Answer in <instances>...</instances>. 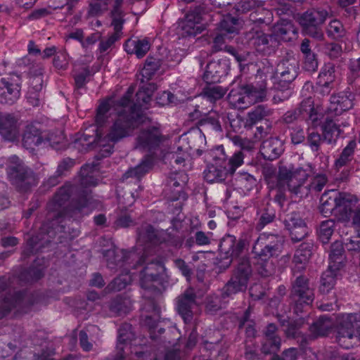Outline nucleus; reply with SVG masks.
<instances>
[{"mask_svg":"<svg viewBox=\"0 0 360 360\" xmlns=\"http://www.w3.org/2000/svg\"><path fill=\"white\" fill-rule=\"evenodd\" d=\"M245 38L250 45L257 52L265 54L272 46L274 36L264 33L262 30L252 27L245 33Z\"/></svg>","mask_w":360,"mask_h":360,"instance_id":"obj_20","label":"nucleus"},{"mask_svg":"<svg viewBox=\"0 0 360 360\" xmlns=\"http://www.w3.org/2000/svg\"><path fill=\"white\" fill-rule=\"evenodd\" d=\"M276 213L274 205L267 203L265 207L260 210V216L256 229L261 230L267 224L273 222L276 217Z\"/></svg>","mask_w":360,"mask_h":360,"instance_id":"obj_51","label":"nucleus"},{"mask_svg":"<svg viewBox=\"0 0 360 360\" xmlns=\"http://www.w3.org/2000/svg\"><path fill=\"white\" fill-rule=\"evenodd\" d=\"M244 155L242 151L236 152L228 160H224L221 162L226 166L228 174H233L236 169L243 163Z\"/></svg>","mask_w":360,"mask_h":360,"instance_id":"obj_57","label":"nucleus"},{"mask_svg":"<svg viewBox=\"0 0 360 360\" xmlns=\"http://www.w3.org/2000/svg\"><path fill=\"white\" fill-rule=\"evenodd\" d=\"M135 338V335L131 330V325L123 323L118 330V343L117 349L124 352L123 345L130 342Z\"/></svg>","mask_w":360,"mask_h":360,"instance_id":"obj_53","label":"nucleus"},{"mask_svg":"<svg viewBox=\"0 0 360 360\" xmlns=\"http://www.w3.org/2000/svg\"><path fill=\"white\" fill-rule=\"evenodd\" d=\"M150 47L148 39H129L124 44V49L129 54H135L137 58H143Z\"/></svg>","mask_w":360,"mask_h":360,"instance_id":"obj_33","label":"nucleus"},{"mask_svg":"<svg viewBox=\"0 0 360 360\" xmlns=\"http://www.w3.org/2000/svg\"><path fill=\"white\" fill-rule=\"evenodd\" d=\"M313 247L311 243L306 242L300 244L297 249L293 258L295 266L292 269V272L294 276L296 273L301 272L306 269V264L312 255Z\"/></svg>","mask_w":360,"mask_h":360,"instance_id":"obj_24","label":"nucleus"},{"mask_svg":"<svg viewBox=\"0 0 360 360\" xmlns=\"http://www.w3.org/2000/svg\"><path fill=\"white\" fill-rule=\"evenodd\" d=\"M151 97L145 91L139 90L136 94V101L133 105L118 112L117 118L109 128L107 138L114 143H117L130 136L140 125L149 122V118L143 112V109L146 110L149 108Z\"/></svg>","mask_w":360,"mask_h":360,"instance_id":"obj_2","label":"nucleus"},{"mask_svg":"<svg viewBox=\"0 0 360 360\" xmlns=\"http://www.w3.org/2000/svg\"><path fill=\"white\" fill-rule=\"evenodd\" d=\"M247 241L243 238L237 239L233 235H226L219 243V251L229 259L227 266L230 265L233 259L238 257L247 246Z\"/></svg>","mask_w":360,"mask_h":360,"instance_id":"obj_17","label":"nucleus"},{"mask_svg":"<svg viewBox=\"0 0 360 360\" xmlns=\"http://www.w3.org/2000/svg\"><path fill=\"white\" fill-rule=\"evenodd\" d=\"M241 90L247 94L249 101H252V103L263 101L266 96V86L264 83L259 86L246 84L241 86Z\"/></svg>","mask_w":360,"mask_h":360,"instance_id":"obj_43","label":"nucleus"},{"mask_svg":"<svg viewBox=\"0 0 360 360\" xmlns=\"http://www.w3.org/2000/svg\"><path fill=\"white\" fill-rule=\"evenodd\" d=\"M0 134L4 139L8 141H14L17 139V120L12 114L0 115Z\"/></svg>","mask_w":360,"mask_h":360,"instance_id":"obj_23","label":"nucleus"},{"mask_svg":"<svg viewBox=\"0 0 360 360\" xmlns=\"http://www.w3.org/2000/svg\"><path fill=\"white\" fill-rule=\"evenodd\" d=\"M338 194V191L331 190L325 192L321 195L319 211L323 216L328 217L333 214L335 217V212L337 211Z\"/></svg>","mask_w":360,"mask_h":360,"instance_id":"obj_32","label":"nucleus"},{"mask_svg":"<svg viewBox=\"0 0 360 360\" xmlns=\"http://www.w3.org/2000/svg\"><path fill=\"white\" fill-rule=\"evenodd\" d=\"M356 234L351 236L345 243L346 250L351 255L360 254V227H354Z\"/></svg>","mask_w":360,"mask_h":360,"instance_id":"obj_62","label":"nucleus"},{"mask_svg":"<svg viewBox=\"0 0 360 360\" xmlns=\"http://www.w3.org/2000/svg\"><path fill=\"white\" fill-rule=\"evenodd\" d=\"M249 19L253 23L268 25L272 22L273 13L271 10L264 8V6H262L257 8L256 11L252 12Z\"/></svg>","mask_w":360,"mask_h":360,"instance_id":"obj_52","label":"nucleus"},{"mask_svg":"<svg viewBox=\"0 0 360 360\" xmlns=\"http://www.w3.org/2000/svg\"><path fill=\"white\" fill-rule=\"evenodd\" d=\"M236 175L240 188L250 191L256 186L257 180L252 175L247 172H238Z\"/></svg>","mask_w":360,"mask_h":360,"instance_id":"obj_60","label":"nucleus"},{"mask_svg":"<svg viewBox=\"0 0 360 360\" xmlns=\"http://www.w3.org/2000/svg\"><path fill=\"white\" fill-rule=\"evenodd\" d=\"M284 238L278 234L262 233L252 247L255 259H273L283 251Z\"/></svg>","mask_w":360,"mask_h":360,"instance_id":"obj_8","label":"nucleus"},{"mask_svg":"<svg viewBox=\"0 0 360 360\" xmlns=\"http://www.w3.org/2000/svg\"><path fill=\"white\" fill-rule=\"evenodd\" d=\"M331 319L327 316H321L309 326V331L314 337L326 336L333 327Z\"/></svg>","mask_w":360,"mask_h":360,"instance_id":"obj_41","label":"nucleus"},{"mask_svg":"<svg viewBox=\"0 0 360 360\" xmlns=\"http://www.w3.org/2000/svg\"><path fill=\"white\" fill-rule=\"evenodd\" d=\"M207 10L205 6H199L190 11L186 15V20L182 25L184 37H195L202 32L200 24L205 20Z\"/></svg>","mask_w":360,"mask_h":360,"instance_id":"obj_15","label":"nucleus"},{"mask_svg":"<svg viewBox=\"0 0 360 360\" xmlns=\"http://www.w3.org/2000/svg\"><path fill=\"white\" fill-rule=\"evenodd\" d=\"M327 35L335 40H340L346 34V30L342 23L338 20H331L326 29Z\"/></svg>","mask_w":360,"mask_h":360,"instance_id":"obj_54","label":"nucleus"},{"mask_svg":"<svg viewBox=\"0 0 360 360\" xmlns=\"http://www.w3.org/2000/svg\"><path fill=\"white\" fill-rule=\"evenodd\" d=\"M51 240L52 238L48 233L41 231L36 236H33L27 239L23 255L29 257L39 252H43L46 248L49 246Z\"/></svg>","mask_w":360,"mask_h":360,"instance_id":"obj_22","label":"nucleus"},{"mask_svg":"<svg viewBox=\"0 0 360 360\" xmlns=\"http://www.w3.org/2000/svg\"><path fill=\"white\" fill-rule=\"evenodd\" d=\"M328 16V11L324 8H311L301 15L299 22L301 26L322 25Z\"/></svg>","mask_w":360,"mask_h":360,"instance_id":"obj_26","label":"nucleus"},{"mask_svg":"<svg viewBox=\"0 0 360 360\" xmlns=\"http://www.w3.org/2000/svg\"><path fill=\"white\" fill-rule=\"evenodd\" d=\"M132 307L131 300L127 296L117 295L109 302V310L116 316L129 312Z\"/></svg>","mask_w":360,"mask_h":360,"instance_id":"obj_40","label":"nucleus"},{"mask_svg":"<svg viewBox=\"0 0 360 360\" xmlns=\"http://www.w3.org/2000/svg\"><path fill=\"white\" fill-rule=\"evenodd\" d=\"M258 274L262 277H269L276 272V265L273 259H255Z\"/></svg>","mask_w":360,"mask_h":360,"instance_id":"obj_56","label":"nucleus"},{"mask_svg":"<svg viewBox=\"0 0 360 360\" xmlns=\"http://www.w3.org/2000/svg\"><path fill=\"white\" fill-rule=\"evenodd\" d=\"M176 310L185 323H190L193 319V309L197 306V295L192 288H187L176 297Z\"/></svg>","mask_w":360,"mask_h":360,"instance_id":"obj_14","label":"nucleus"},{"mask_svg":"<svg viewBox=\"0 0 360 360\" xmlns=\"http://www.w3.org/2000/svg\"><path fill=\"white\" fill-rule=\"evenodd\" d=\"M160 128L152 126L141 129L136 138L135 148L155 153L165 141Z\"/></svg>","mask_w":360,"mask_h":360,"instance_id":"obj_12","label":"nucleus"},{"mask_svg":"<svg viewBox=\"0 0 360 360\" xmlns=\"http://www.w3.org/2000/svg\"><path fill=\"white\" fill-rule=\"evenodd\" d=\"M91 191L66 183L60 187L47 205V219L60 224L64 220L77 219L82 210L92 203Z\"/></svg>","mask_w":360,"mask_h":360,"instance_id":"obj_1","label":"nucleus"},{"mask_svg":"<svg viewBox=\"0 0 360 360\" xmlns=\"http://www.w3.org/2000/svg\"><path fill=\"white\" fill-rule=\"evenodd\" d=\"M103 256L106 258L108 266L110 269H115L118 265L122 266L124 263H128L131 257H136V255L133 252L113 248L105 250Z\"/></svg>","mask_w":360,"mask_h":360,"instance_id":"obj_25","label":"nucleus"},{"mask_svg":"<svg viewBox=\"0 0 360 360\" xmlns=\"http://www.w3.org/2000/svg\"><path fill=\"white\" fill-rule=\"evenodd\" d=\"M43 276L44 273L41 269L30 267L20 273V278L27 283H33L37 281Z\"/></svg>","mask_w":360,"mask_h":360,"instance_id":"obj_63","label":"nucleus"},{"mask_svg":"<svg viewBox=\"0 0 360 360\" xmlns=\"http://www.w3.org/2000/svg\"><path fill=\"white\" fill-rule=\"evenodd\" d=\"M283 152L281 141L276 137H271L264 141L260 146V153L265 160L277 159Z\"/></svg>","mask_w":360,"mask_h":360,"instance_id":"obj_27","label":"nucleus"},{"mask_svg":"<svg viewBox=\"0 0 360 360\" xmlns=\"http://www.w3.org/2000/svg\"><path fill=\"white\" fill-rule=\"evenodd\" d=\"M6 172L9 181L19 192H27L37 184V175L33 169L17 155L9 158Z\"/></svg>","mask_w":360,"mask_h":360,"instance_id":"obj_4","label":"nucleus"},{"mask_svg":"<svg viewBox=\"0 0 360 360\" xmlns=\"http://www.w3.org/2000/svg\"><path fill=\"white\" fill-rule=\"evenodd\" d=\"M124 0H114L112 8L109 13L111 19L110 25L113 27L114 33L122 35L123 25L126 22L125 12L122 6Z\"/></svg>","mask_w":360,"mask_h":360,"instance_id":"obj_30","label":"nucleus"},{"mask_svg":"<svg viewBox=\"0 0 360 360\" xmlns=\"http://www.w3.org/2000/svg\"><path fill=\"white\" fill-rule=\"evenodd\" d=\"M304 171L307 174V177L305 178L304 180H303V182H302L300 184V187L302 188H300V191H302L304 193H292L295 195H299L301 197H302L304 195H307L311 191H314L316 193L321 192L323 190V187L326 186L327 181H328L326 175L316 176V177H314L312 181L309 184H307V186H305L304 184H306L307 179L309 176V173L307 170H306L304 169Z\"/></svg>","mask_w":360,"mask_h":360,"instance_id":"obj_34","label":"nucleus"},{"mask_svg":"<svg viewBox=\"0 0 360 360\" xmlns=\"http://www.w3.org/2000/svg\"><path fill=\"white\" fill-rule=\"evenodd\" d=\"M161 60L160 59L152 56H148L141 72L143 78L149 80L151 77L159 70Z\"/></svg>","mask_w":360,"mask_h":360,"instance_id":"obj_55","label":"nucleus"},{"mask_svg":"<svg viewBox=\"0 0 360 360\" xmlns=\"http://www.w3.org/2000/svg\"><path fill=\"white\" fill-rule=\"evenodd\" d=\"M323 140L328 144H335L338 139L343 135V131L332 120H327L321 126Z\"/></svg>","mask_w":360,"mask_h":360,"instance_id":"obj_39","label":"nucleus"},{"mask_svg":"<svg viewBox=\"0 0 360 360\" xmlns=\"http://www.w3.org/2000/svg\"><path fill=\"white\" fill-rule=\"evenodd\" d=\"M227 174L226 166L222 163L211 164L204 171V179L208 183H219L226 179Z\"/></svg>","mask_w":360,"mask_h":360,"instance_id":"obj_37","label":"nucleus"},{"mask_svg":"<svg viewBox=\"0 0 360 360\" xmlns=\"http://www.w3.org/2000/svg\"><path fill=\"white\" fill-rule=\"evenodd\" d=\"M146 265L140 272V286L145 290L155 293L159 290L154 282L160 280V275L165 271L162 262L158 257L150 259L143 256L139 262Z\"/></svg>","mask_w":360,"mask_h":360,"instance_id":"obj_10","label":"nucleus"},{"mask_svg":"<svg viewBox=\"0 0 360 360\" xmlns=\"http://www.w3.org/2000/svg\"><path fill=\"white\" fill-rule=\"evenodd\" d=\"M299 62L292 56L284 57L277 65L276 82L290 85L298 75Z\"/></svg>","mask_w":360,"mask_h":360,"instance_id":"obj_16","label":"nucleus"},{"mask_svg":"<svg viewBox=\"0 0 360 360\" xmlns=\"http://www.w3.org/2000/svg\"><path fill=\"white\" fill-rule=\"evenodd\" d=\"M356 147V141L354 140H351L347 146L343 148L339 155V158L335 161L334 166L337 170H339L342 167L347 166L351 163L354 159Z\"/></svg>","mask_w":360,"mask_h":360,"instance_id":"obj_42","label":"nucleus"},{"mask_svg":"<svg viewBox=\"0 0 360 360\" xmlns=\"http://www.w3.org/2000/svg\"><path fill=\"white\" fill-rule=\"evenodd\" d=\"M336 340L343 348L352 347V340L360 338V314H340L336 318Z\"/></svg>","mask_w":360,"mask_h":360,"instance_id":"obj_5","label":"nucleus"},{"mask_svg":"<svg viewBox=\"0 0 360 360\" xmlns=\"http://www.w3.org/2000/svg\"><path fill=\"white\" fill-rule=\"evenodd\" d=\"M167 231L155 230L151 225L143 226L138 231L139 240L143 243H150L154 245L161 244L166 241Z\"/></svg>","mask_w":360,"mask_h":360,"instance_id":"obj_28","label":"nucleus"},{"mask_svg":"<svg viewBox=\"0 0 360 360\" xmlns=\"http://www.w3.org/2000/svg\"><path fill=\"white\" fill-rule=\"evenodd\" d=\"M35 302L34 295L27 290L8 292L0 301V321L14 309L26 311Z\"/></svg>","mask_w":360,"mask_h":360,"instance_id":"obj_9","label":"nucleus"},{"mask_svg":"<svg viewBox=\"0 0 360 360\" xmlns=\"http://www.w3.org/2000/svg\"><path fill=\"white\" fill-rule=\"evenodd\" d=\"M345 243L342 241L336 240L331 244L330 257V268L333 269H340L345 260Z\"/></svg>","mask_w":360,"mask_h":360,"instance_id":"obj_36","label":"nucleus"},{"mask_svg":"<svg viewBox=\"0 0 360 360\" xmlns=\"http://www.w3.org/2000/svg\"><path fill=\"white\" fill-rule=\"evenodd\" d=\"M274 89L275 94L273 96L272 101L274 104H279L288 101L292 94L290 85L283 84L281 82H274Z\"/></svg>","mask_w":360,"mask_h":360,"instance_id":"obj_48","label":"nucleus"},{"mask_svg":"<svg viewBox=\"0 0 360 360\" xmlns=\"http://www.w3.org/2000/svg\"><path fill=\"white\" fill-rule=\"evenodd\" d=\"M335 219L338 222L360 227V203L356 196L339 192Z\"/></svg>","mask_w":360,"mask_h":360,"instance_id":"obj_6","label":"nucleus"},{"mask_svg":"<svg viewBox=\"0 0 360 360\" xmlns=\"http://www.w3.org/2000/svg\"><path fill=\"white\" fill-rule=\"evenodd\" d=\"M322 51L330 59H337L342 56V46L334 42H327L323 45Z\"/></svg>","mask_w":360,"mask_h":360,"instance_id":"obj_64","label":"nucleus"},{"mask_svg":"<svg viewBox=\"0 0 360 360\" xmlns=\"http://www.w3.org/2000/svg\"><path fill=\"white\" fill-rule=\"evenodd\" d=\"M289 299L290 303L295 305L297 312L303 304H312L314 300V289L306 276L299 275L291 281Z\"/></svg>","mask_w":360,"mask_h":360,"instance_id":"obj_11","label":"nucleus"},{"mask_svg":"<svg viewBox=\"0 0 360 360\" xmlns=\"http://www.w3.org/2000/svg\"><path fill=\"white\" fill-rule=\"evenodd\" d=\"M339 269H328L322 274L319 291L321 294H328L334 288L336 282L337 271Z\"/></svg>","mask_w":360,"mask_h":360,"instance_id":"obj_44","label":"nucleus"},{"mask_svg":"<svg viewBox=\"0 0 360 360\" xmlns=\"http://www.w3.org/2000/svg\"><path fill=\"white\" fill-rule=\"evenodd\" d=\"M229 68V64L226 60H212L206 65L202 79L207 84L220 82L221 78L228 74Z\"/></svg>","mask_w":360,"mask_h":360,"instance_id":"obj_21","label":"nucleus"},{"mask_svg":"<svg viewBox=\"0 0 360 360\" xmlns=\"http://www.w3.org/2000/svg\"><path fill=\"white\" fill-rule=\"evenodd\" d=\"M265 1L262 0H240L236 4V10L238 12L246 13L255 11L257 8L264 6Z\"/></svg>","mask_w":360,"mask_h":360,"instance_id":"obj_59","label":"nucleus"},{"mask_svg":"<svg viewBox=\"0 0 360 360\" xmlns=\"http://www.w3.org/2000/svg\"><path fill=\"white\" fill-rule=\"evenodd\" d=\"M148 300L147 303L145 304L143 307V310L146 313L150 314H143L141 315V319L146 326H148L150 329H155L160 315V310L158 306L155 304V302L150 299L151 296H148Z\"/></svg>","mask_w":360,"mask_h":360,"instance_id":"obj_31","label":"nucleus"},{"mask_svg":"<svg viewBox=\"0 0 360 360\" xmlns=\"http://www.w3.org/2000/svg\"><path fill=\"white\" fill-rule=\"evenodd\" d=\"M44 142L40 130L34 124H27L22 134V146L27 150H34Z\"/></svg>","mask_w":360,"mask_h":360,"instance_id":"obj_29","label":"nucleus"},{"mask_svg":"<svg viewBox=\"0 0 360 360\" xmlns=\"http://www.w3.org/2000/svg\"><path fill=\"white\" fill-rule=\"evenodd\" d=\"M274 110L266 105H258L248 112V121L250 124H255L257 122L271 116Z\"/></svg>","mask_w":360,"mask_h":360,"instance_id":"obj_47","label":"nucleus"},{"mask_svg":"<svg viewBox=\"0 0 360 360\" xmlns=\"http://www.w3.org/2000/svg\"><path fill=\"white\" fill-rule=\"evenodd\" d=\"M297 34L293 24L289 20H281L274 25L273 30L274 39L279 38L285 41H290Z\"/></svg>","mask_w":360,"mask_h":360,"instance_id":"obj_38","label":"nucleus"},{"mask_svg":"<svg viewBox=\"0 0 360 360\" xmlns=\"http://www.w3.org/2000/svg\"><path fill=\"white\" fill-rule=\"evenodd\" d=\"M227 89L218 85H207L202 89L201 96L211 103H215L217 101L222 98L226 94Z\"/></svg>","mask_w":360,"mask_h":360,"instance_id":"obj_45","label":"nucleus"},{"mask_svg":"<svg viewBox=\"0 0 360 360\" xmlns=\"http://www.w3.org/2000/svg\"><path fill=\"white\" fill-rule=\"evenodd\" d=\"M354 99V95L349 91L333 94L330 98L327 112L331 115H340L353 107Z\"/></svg>","mask_w":360,"mask_h":360,"instance_id":"obj_18","label":"nucleus"},{"mask_svg":"<svg viewBox=\"0 0 360 360\" xmlns=\"http://www.w3.org/2000/svg\"><path fill=\"white\" fill-rule=\"evenodd\" d=\"M337 221L335 219H329L325 221H323L320 225L319 229L318 230V236L319 240L323 243H328L334 233L335 222Z\"/></svg>","mask_w":360,"mask_h":360,"instance_id":"obj_50","label":"nucleus"},{"mask_svg":"<svg viewBox=\"0 0 360 360\" xmlns=\"http://www.w3.org/2000/svg\"><path fill=\"white\" fill-rule=\"evenodd\" d=\"M108 133L103 137H101L97 132L94 135L82 134L77 140L82 145H86L88 148L91 146L96 141V144L101 147L98 153L95 156L97 160L110 156L114 148V143L110 141L107 136Z\"/></svg>","mask_w":360,"mask_h":360,"instance_id":"obj_19","label":"nucleus"},{"mask_svg":"<svg viewBox=\"0 0 360 360\" xmlns=\"http://www.w3.org/2000/svg\"><path fill=\"white\" fill-rule=\"evenodd\" d=\"M241 22L242 20L240 18L228 15L220 21V32L225 33L226 35L228 34L238 33Z\"/></svg>","mask_w":360,"mask_h":360,"instance_id":"obj_49","label":"nucleus"},{"mask_svg":"<svg viewBox=\"0 0 360 360\" xmlns=\"http://www.w3.org/2000/svg\"><path fill=\"white\" fill-rule=\"evenodd\" d=\"M229 103L235 108L244 109L248 108L252 101H249L247 94L240 89V91L231 90L228 95Z\"/></svg>","mask_w":360,"mask_h":360,"instance_id":"obj_46","label":"nucleus"},{"mask_svg":"<svg viewBox=\"0 0 360 360\" xmlns=\"http://www.w3.org/2000/svg\"><path fill=\"white\" fill-rule=\"evenodd\" d=\"M281 345V338H276V339L264 338L261 347V351L266 355L271 354L274 355L278 351H279Z\"/></svg>","mask_w":360,"mask_h":360,"instance_id":"obj_61","label":"nucleus"},{"mask_svg":"<svg viewBox=\"0 0 360 360\" xmlns=\"http://www.w3.org/2000/svg\"><path fill=\"white\" fill-rule=\"evenodd\" d=\"M112 0H92L89 4L88 14L90 16H98L108 9Z\"/></svg>","mask_w":360,"mask_h":360,"instance_id":"obj_58","label":"nucleus"},{"mask_svg":"<svg viewBox=\"0 0 360 360\" xmlns=\"http://www.w3.org/2000/svg\"><path fill=\"white\" fill-rule=\"evenodd\" d=\"M252 269L248 257L240 259L233 269L231 278L222 288L221 297L226 298L239 292H244L252 276Z\"/></svg>","mask_w":360,"mask_h":360,"instance_id":"obj_7","label":"nucleus"},{"mask_svg":"<svg viewBox=\"0 0 360 360\" xmlns=\"http://www.w3.org/2000/svg\"><path fill=\"white\" fill-rule=\"evenodd\" d=\"M20 78L17 75L0 79V103L12 105L20 97Z\"/></svg>","mask_w":360,"mask_h":360,"instance_id":"obj_13","label":"nucleus"},{"mask_svg":"<svg viewBox=\"0 0 360 360\" xmlns=\"http://www.w3.org/2000/svg\"><path fill=\"white\" fill-rule=\"evenodd\" d=\"M262 174L268 186L271 188L289 191L290 193H303L300 191V184L307 177L302 167H295L292 165L281 164L278 172L272 165H265Z\"/></svg>","mask_w":360,"mask_h":360,"instance_id":"obj_3","label":"nucleus"},{"mask_svg":"<svg viewBox=\"0 0 360 360\" xmlns=\"http://www.w3.org/2000/svg\"><path fill=\"white\" fill-rule=\"evenodd\" d=\"M153 158L151 155H146L141 162L136 167L128 169L123 175V179L135 177L138 181L146 175L153 167Z\"/></svg>","mask_w":360,"mask_h":360,"instance_id":"obj_35","label":"nucleus"}]
</instances>
